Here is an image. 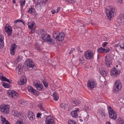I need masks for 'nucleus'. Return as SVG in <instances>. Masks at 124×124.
I'll return each mask as SVG.
<instances>
[{
    "instance_id": "nucleus-57",
    "label": "nucleus",
    "mask_w": 124,
    "mask_h": 124,
    "mask_svg": "<svg viewBox=\"0 0 124 124\" xmlns=\"http://www.w3.org/2000/svg\"><path fill=\"white\" fill-rule=\"evenodd\" d=\"M83 58H81V59L80 58L79 60V61L80 63H81L82 64L83 63Z\"/></svg>"
},
{
    "instance_id": "nucleus-28",
    "label": "nucleus",
    "mask_w": 124,
    "mask_h": 124,
    "mask_svg": "<svg viewBox=\"0 0 124 124\" xmlns=\"http://www.w3.org/2000/svg\"><path fill=\"white\" fill-rule=\"evenodd\" d=\"M26 82V79L24 77H22L20 79V81L19 82L20 85H23Z\"/></svg>"
},
{
    "instance_id": "nucleus-42",
    "label": "nucleus",
    "mask_w": 124,
    "mask_h": 124,
    "mask_svg": "<svg viewBox=\"0 0 124 124\" xmlns=\"http://www.w3.org/2000/svg\"><path fill=\"white\" fill-rule=\"evenodd\" d=\"M0 79L1 81H6L7 78L6 77L2 76Z\"/></svg>"
},
{
    "instance_id": "nucleus-53",
    "label": "nucleus",
    "mask_w": 124,
    "mask_h": 124,
    "mask_svg": "<svg viewBox=\"0 0 124 124\" xmlns=\"http://www.w3.org/2000/svg\"><path fill=\"white\" fill-rule=\"evenodd\" d=\"M12 113L14 116H15V115H16V114L17 113V112L16 110H14L13 111Z\"/></svg>"
},
{
    "instance_id": "nucleus-15",
    "label": "nucleus",
    "mask_w": 124,
    "mask_h": 124,
    "mask_svg": "<svg viewBox=\"0 0 124 124\" xmlns=\"http://www.w3.org/2000/svg\"><path fill=\"white\" fill-rule=\"evenodd\" d=\"M65 35L63 32H62L58 34L57 38H56V40L59 41H63Z\"/></svg>"
},
{
    "instance_id": "nucleus-20",
    "label": "nucleus",
    "mask_w": 124,
    "mask_h": 124,
    "mask_svg": "<svg viewBox=\"0 0 124 124\" xmlns=\"http://www.w3.org/2000/svg\"><path fill=\"white\" fill-rule=\"evenodd\" d=\"M23 66L21 64H19L18 65L17 67L16 71H18V75H20L21 72L23 70Z\"/></svg>"
},
{
    "instance_id": "nucleus-17",
    "label": "nucleus",
    "mask_w": 124,
    "mask_h": 124,
    "mask_svg": "<svg viewBox=\"0 0 124 124\" xmlns=\"http://www.w3.org/2000/svg\"><path fill=\"white\" fill-rule=\"evenodd\" d=\"M34 24V23L33 22H31L28 23V28L29 29L31 30V32L32 33H34L35 31V28L33 27Z\"/></svg>"
},
{
    "instance_id": "nucleus-19",
    "label": "nucleus",
    "mask_w": 124,
    "mask_h": 124,
    "mask_svg": "<svg viewBox=\"0 0 124 124\" xmlns=\"http://www.w3.org/2000/svg\"><path fill=\"white\" fill-rule=\"evenodd\" d=\"M16 48L17 46L15 44L13 43L11 44L10 50V52L11 54L12 55L15 54V52Z\"/></svg>"
},
{
    "instance_id": "nucleus-11",
    "label": "nucleus",
    "mask_w": 124,
    "mask_h": 124,
    "mask_svg": "<svg viewBox=\"0 0 124 124\" xmlns=\"http://www.w3.org/2000/svg\"><path fill=\"white\" fill-rule=\"evenodd\" d=\"M25 65L28 68H33L35 66L33 62L31 60L28 59L25 62Z\"/></svg>"
},
{
    "instance_id": "nucleus-14",
    "label": "nucleus",
    "mask_w": 124,
    "mask_h": 124,
    "mask_svg": "<svg viewBox=\"0 0 124 124\" xmlns=\"http://www.w3.org/2000/svg\"><path fill=\"white\" fill-rule=\"evenodd\" d=\"M45 40H44L45 41H46L48 44L52 45L55 44V43L54 42V40L53 39H51L50 38V36L48 35L45 38Z\"/></svg>"
},
{
    "instance_id": "nucleus-54",
    "label": "nucleus",
    "mask_w": 124,
    "mask_h": 124,
    "mask_svg": "<svg viewBox=\"0 0 124 124\" xmlns=\"http://www.w3.org/2000/svg\"><path fill=\"white\" fill-rule=\"evenodd\" d=\"M89 106H85L84 107L85 108L86 110L87 111H88L89 110Z\"/></svg>"
},
{
    "instance_id": "nucleus-16",
    "label": "nucleus",
    "mask_w": 124,
    "mask_h": 124,
    "mask_svg": "<svg viewBox=\"0 0 124 124\" xmlns=\"http://www.w3.org/2000/svg\"><path fill=\"white\" fill-rule=\"evenodd\" d=\"M110 50L109 48L108 47H107L106 49L101 47L97 49V51L99 53H106L108 52Z\"/></svg>"
},
{
    "instance_id": "nucleus-33",
    "label": "nucleus",
    "mask_w": 124,
    "mask_h": 124,
    "mask_svg": "<svg viewBox=\"0 0 124 124\" xmlns=\"http://www.w3.org/2000/svg\"><path fill=\"white\" fill-rule=\"evenodd\" d=\"M72 101L74 104H78L79 103H80V101L77 100L73 99L72 100Z\"/></svg>"
},
{
    "instance_id": "nucleus-45",
    "label": "nucleus",
    "mask_w": 124,
    "mask_h": 124,
    "mask_svg": "<svg viewBox=\"0 0 124 124\" xmlns=\"http://www.w3.org/2000/svg\"><path fill=\"white\" fill-rule=\"evenodd\" d=\"M60 106L61 107L64 108L65 109L66 107H67L66 106V104L64 103H61V104H60Z\"/></svg>"
},
{
    "instance_id": "nucleus-18",
    "label": "nucleus",
    "mask_w": 124,
    "mask_h": 124,
    "mask_svg": "<svg viewBox=\"0 0 124 124\" xmlns=\"http://www.w3.org/2000/svg\"><path fill=\"white\" fill-rule=\"evenodd\" d=\"M27 116L29 119L31 120H33L35 119V116L34 113L31 111H28Z\"/></svg>"
},
{
    "instance_id": "nucleus-36",
    "label": "nucleus",
    "mask_w": 124,
    "mask_h": 124,
    "mask_svg": "<svg viewBox=\"0 0 124 124\" xmlns=\"http://www.w3.org/2000/svg\"><path fill=\"white\" fill-rule=\"evenodd\" d=\"M35 46L36 49L40 51H42L41 48H40V46L38 44H36L35 45Z\"/></svg>"
},
{
    "instance_id": "nucleus-41",
    "label": "nucleus",
    "mask_w": 124,
    "mask_h": 124,
    "mask_svg": "<svg viewBox=\"0 0 124 124\" xmlns=\"http://www.w3.org/2000/svg\"><path fill=\"white\" fill-rule=\"evenodd\" d=\"M42 82L45 87L47 88L48 86V85L47 82L44 80H43Z\"/></svg>"
},
{
    "instance_id": "nucleus-39",
    "label": "nucleus",
    "mask_w": 124,
    "mask_h": 124,
    "mask_svg": "<svg viewBox=\"0 0 124 124\" xmlns=\"http://www.w3.org/2000/svg\"><path fill=\"white\" fill-rule=\"evenodd\" d=\"M18 22H21L23 23L24 25V22H23V20L21 19H18L15 21H14V23H16Z\"/></svg>"
},
{
    "instance_id": "nucleus-29",
    "label": "nucleus",
    "mask_w": 124,
    "mask_h": 124,
    "mask_svg": "<svg viewBox=\"0 0 124 124\" xmlns=\"http://www.w3.org/2000/svg\"><path fill=\"white\" fill-rule=\"evenodd\" d=\"M53 95L54 100L55 101H57L59 99L58 94L57 93L55 92L53 93Z\"/></svg>"
},
{
    "instance_id": "nucleus-49",
    "label": "nucleus",
    "mask_w": 124,
    "mask_h": 124,
    "mask_svg": "<svg viewBox=\"0 0 124 124\" xmlns=\"http://www.w3.org/2000/svg\"><path fill=\"white\" fill-rule=\"evenodd\" d=\"M21 113H20V112L19 113L17 112V114H16V115H15L14 116L19 117H21Z\"/></svg>"
},
{
    "instance_id": "nucleus-5",
    "label": "nucleus",
    "mask_w": 124,
    "mask_h": 124,
    "mask_svg": "<svg viewBox=\"0 0 124 124\" xmlns=\"http://www.w3.org/2000/svg\"><path fill=\"white\" fill-rule=\"evenodd\" d=\"M107 108L110 117L114 120L116 118V113L110 106H108Z\"/></svg>"
},
{
    "instance_id": "nucleus-30",
    "label": "nucleus",
    "mask_w": 124,
    "mask_h": 124,
    "mask_svg": "<svg viewBox=\"0 0 124 124\" xmlns=\"http://www.w3.org/2000/svg\"><path fill=\"white\" fill-rule=\"evenodd\" d=\"M36 88L37 90L39 91H41L44 89L43 85L40 83Z\"/></svg>"
},
{
    "instance_id": "nucleus-10",
    "label": "nucleus",
    "mask_w": 124,
    "mask_h": 124,
    "mask_svg": "<svg viewBox=\"0 0 124 124\" xmlns=\"http://www.w3.org/2000/svg\"><path fill=\"white\" fill-rule=\"evenodd\" d=\"M38 34L39 35H41V36L43 40H45L46 37L48 35L47 34L46 32L43 29L39 30Z\"/></svg>"
},
{
    "instance_id": "nucleus-43",
    "label": "nucleus",
    "mask_w": 124,
    "mask_h": 124,
    "mask_svg": "<svg viewBox=\"0 0 124 124\" xmlns=\"http://www.w3.org/2000/svg\"><path fill=\"white\" fill-rule=\"evenodd\" d=\"M22 56L21 55H19L18 56V57L17 58V60L18 62H19L20 61H21L22 60Z\"/></svg>"
},
{
    "instance_id": "nucleus-52",
    "label": "nucleus",
    "mask_w": 124,
    "mask_h": 124,
    "mask_svg": "<svg viewBox=\"0 0 124 124\" xmlns=\"http://www.w3.org/2000/svg\"><path fill=\"white\" fill-rule=\"evenodd\" d=\"M120 47L121 48L124 49V42L122 43L121 44Z\"/></svg>"
},
{
    "instance_id": "nucleus-12",
    "label": "nucleus",
    "mask_w": 124,
    "mask_h": 124,
    "mask_svg": "<svg viewBox=\"0 0 124 124\" xmlns=\"http://www.w3.org/2000/svg\"><path fill=\"white\" fill-rule=\"evenodd\" d=\"M6 30V32L7 33V35L8 36L11 35L12 32V28L11 26L8 25L6 24L5 28Z\"/></svg>"
},
{
    "instance_id": "nucleus-7",
    "label": "nucleus",
    "mask_w": 124,
    "mask_h": 124,
    "mask_svg": "<svg viewBox=\"0 0 124 124\" xmlns=\"http://www.w3.org/2000/svg\"><path fill=\"white\" fill-rule=\"evenodd\" d=\"M93 52L90 51H86L84 53L85 57L87 60H90L93 59Z\"/></svg>"
},
{
    "instance_id": "nucleus-4",
    "label": "nucleus",
    "mask_w": 124,
    "mask_h": 124,
    "mask_svg": "<svg viewBox=\"0 0 124 124\" xmlns=\"http://www.w3.org/2000/svg\"><path fill=\"white\" fill-rule=\"evenodd\" d=\"M97 82L94 79L91 78L90 79L87 83L88 87L91 90L93 89L96 87Z\"/></svg>"
},
{
    "instance_id": "nucleus-25",
    "label": "nucleus",
    "mask_w": 124,
    "mask_h": 124,
    "mask_svg": "<svg viewBox=\"0 0 124 124\" xmlns=\"http://www.w3.org/2000/svg\"><path fill=\"white\" fill-rule=\"evenodd\" d=\"M99 70L101 74L103 76H106L108 73V72L103 68H100Z\"/></svg>"
},
{
    "instance_id": "nucleus-13",
    "label": "nucleus",
    "mask_w": 124,
    "mask_h": 124,
    "mask_svg": "<svg viewBox=\"0 0 124 124\" xmlns=\"http://www.w3.org/2000/svg\"><path fill=\"white\" fill-rule=\"evenodd\" d=\"M28 90L29 92L31 93L34 94L38 95L39 93V92L36 89H34L31 86H29L28 88Z\"/></svg>"
},
{
    "instance_id": "nucleus-34",
    "label": "nucleus",
    "mask_w": 124,
    "mask_h": 124,
    "mask_svg": "<svg viewBox=\"0 0 124 124\" xmlns=\"http://www.w3.org/2000/svg\"><path fill=\"white\" fill-rule=\"evenodd\" d=\"M92 11L91 9H86L85 10V12L87 15H90L92 13Z\"/></svg>"
},
{
    "instance_id": "nucleus-22",
    "label": "nucleus",
    "mask_w": 124,
    "mask_h": 124,
    "mask_svg": "<svg viewBox=\"0 0 124 124\" xmlns=\"http://www.w3.org/2000/svg\"><path fill=\"white\" fill-rule=\"evenodd\" d=\"M118 21L121 23V25L124 24V14H121L120 15Z\"/></svg>"
},
{
    "instance_id": "nucleus-46",
    "label": "nucleus",
    "mask_w": 124,
    "mask_h": 124,
    "mask_svg": "<svg viewBox=\"0 0 124 124\" xmlns=\"http://www.w3.org/2000/svg\"><path fill=\"white\" fill-rule=\"evenodd\" d=\"M26 102L24 101H23V100H22V101L21 102V103L20 102V103L21 104H22V105H26Z\"/></svg>"
},
{
    "instance_id": "nucleus-31",
    "label": "nucleus",
    "mask_w": 124,
    "mask_h": 124,
    "mask_svg": "<svg viewBox=\"0 0 124 124\" xmlns=\"http://www.w3.org/2000/svg\"><path fill=\"white\" fill-rule=\"evenodd\" d=\"M1 118V121L3 124H7L8 123H9V122L7 120H6L5 118L2 117V116H0Z\"/></svg>"
},
{
    "instance_id": "nucleus-21",
    "label": "nucleus",
    "mask_w": 124,
    "mask_h": 124,
    "mask_svg": "<svg viewBox=\"0 0 124 124\" xmlns=\"http://www.w3.org/2000/svg\"><path fill=\"white\" fill-rule=\"evenodd\" d=\"M79 109L77 108L76 109L71 112L70 114L74 118H76L78 116L77 113L79 111Z\"/></svg>"
},
{
    "instance_id": "nucleus-59",
    "label": "nucleus",
    "mask_w": 124,
    "mask_h": 124,
    "mask_svg": "<svg viewBox=\"0 0 124 124\" xmlns=\"http://www.w3.org/2000/svg\"><path fill=\"white\" fill-rule=\"evenodd\" d=\"M60 7H59L58 8H57V9L56 10V13H58V12L60 11Z\"/></svg>"
},
{
    "instance_id": "nucleus-6",
    "label": "nucleus",
    "mask_w": 124,
    "mask_h": 124,
    "mask_svg": "<svg viewBox=\"0 0 124 124\" xmlns=\"http://www.w3.org/2000/svg\"><path fill=\"white\" fill-rule=\"evenodd\" d=\"M120 71L115 67L113 68L111 70L110 75L112 77H116L120 73Z\"/></svg>"
},
{
    "instance_id": "nucleus-64",
    "label": "nucleus",
    "mask_w": 124,
    "mask_h": 124,
    "mask_svg": "<svg viewBox=\"0 0 124 124\" xmlns=\"http://www.w3.org/2000/svg\"><path fill=\"white\" fill-rule=\"evenodd\" d=\"M106 124H111L110 122H108L106 123Z\"/></svg>"
},
{
    "instance_id": "nucleus-58",
    "label": "nucleus",
    "mask_w": 124,
    "mask_h": 124,
    "mask_svg": "<svg viewBox=\"0 0 124 124\" xmlns=\"http://www.w3.org/2000/svg\"><path fill=\"white\" fill-rule=\"evenodd\" d=\"M6 81L7 82H8L9 83H10L11 82L12 80H9L7 78Z\"/></svg>"
},
{
    "instance_id": "nucleus-47",
    "label": "nucleus",
    "mask_w": 124,
    "mask_h": 124,
    "mask_svg": "<svg viewBox=\"0 0 124 124\" xmlns=\"http://www.w3.org/2000/svg\"><path fill=\"white\" fill-rule=\"evenodd\" d=\"M42 105L41 104L39 106V108L41 110H42L43 111H46L42 107Z\"/></svg>"
},
{
    "instance_id": "nucleus-1",
    "label": "nucleus",
    "mask_w": 124,
    "mask_h": 124,
    "mask_svg": "<svg viewBox=\"0 0 124 124\" xmlns=\"http://www.w3.org/2000/svg\"><path fill=\"white\" fill-rule=\"evenodd\" d=\"M106 15L110 19L112 17H113L115 11V7L113 6H108L105 9Z\"/></svg>"
},
{
    "instance_id": "nucleus-40",
    "label": "nucleus",
    "mask_w": 124,
    "mask_h": 124,
    "mask_svg": "<svg viewBox=\"0 0 124 124\" xmlns=\"http://www.w3.org/2000/svg\"><path fill=\"white\" fill-rule=\"evenodd\" d=\"M16 124H23L22 120L20 119L19 120H18Z\"/></svg>"
},
{
    "instance_id": "nucleus-37",
    "label": "nucleus",
    "mask_w": 124,
    "mask_h": 124,
    "mask_svg": "<svg viewBox=\"0 0 124 124\" xmlns=\"http://www.w3.org/2000/svg\"><path fill=\"white\" fill-rule=\"evenodd\" d=\"M68 124H76V123L72 120H69L68 121Z\"/></svg>"
},
{
    "instance_id": "nucleus-2",
    "label": "nucleus",
    "mask_w": 124,
    "mask_h": 124,
    "mask_svg": "<svg viewBox=\"0 0 124 124\" xmlns=\"http://www.w3.org/2000/svg\"><path fill=\"white\" fill-rule=\"evenodd\" d=\"M10 106L9 105L3 104L0 106V110L4 114L7 115L9 112Z\"/></svg>"
},
{
    "instance_id": "nucleus-32",
    "label": "nucleus",
    "mask_w": 124,
    "mask_h": 124,
    "mask_svg": "<svg viewBox=\"0 0 124 124\" xmlns=\"http://www.w3.org/2000/svg\"><path fill=\"white\" fill-rule=\"evenodd\" d=\"M1 83H2V85L5 88H9L11 86L9 84H8L6 82H3Z\"/></svg>"
},
{
    "instance_id": "nucleus-48",
    "label": "nucleus",
    "mask_w": 124,
    "mask_h": 124,
    "mask_svg": "<svg viewBox=\"0 0 124 124\" xmlns=\"http://www.w3.org/2000/svg\"><path fill=\"white\" fill-rule=\"evenodd\" d=\"M45 6V4H44V3H43V2H42V1H40V3L39 4V7L41 8V7L42 6Z\"/></svg>"
},
{
    "instance_id": "nucleus-44",
    "label": "nucleus",
    "mask_w": 124,
    "mask_h": 124,
    "mask_svg": "<svg viewBox=\"0 0 124 124\" xmlns=\"http://www.w3.org/2000/svg\"><path fill=\"white\" fill-rule=\"evenodd\" d=\"M58 35L54 31L53 32V36L55 39H56V38H57Z\"/></svg>"
},
{
    "instance_id": "nucleus-8",
    "label": "nucleus",
    "mask_w": 124,
    "mask_h": 124,
    "mask_svg": "<svg viewBox=\"0 0 124 124\" xmlns=\"http://www.w3.org/2000/svg\"><path fill=\"white\" fill-rule=\"evenodd\" d=\"M8 94L9 96L15 98H17L18 97V94L14 90H9Z\"/></svg>"
},
{
    "instance_id": "nucleus-23",
    "label": "nucleus",
    "mask_w": 124,
    "mask_h": 124,
    "mask_svg": "<svg viewBox=\"0 0 124 124\" xmlns=\"http://www.w3.org/2000/svg\"><path fill=\"white\" fill-rule=\"evenodd\" d=\"M21 6V12H23V6L25 5L26 1L25 0H20L19 1Z\"/></svg>"
},
{
    "instance_id": "nucleus-56",
    "label": "nucleus",
    "mask_w": 124,
    "mask_h": 124,
    "mask_svg": "<svg viewBox=\"0 0 124 124\" xmlns=\"http://www.w3.org/2000/svg\"><path fill=\"white\" fill-rule=\"evenodd\" d=\"M41 115V114H40L39 113H38L37 114V117L40 118H41L40 116Z\"/></svg>"
},
{
    "instance_id": "nucleus-51",
    "label": "nucleus",
    "mask_w": 124,
    "mask_h": 124,
    "mask_svg": "<svg viewBox=\"0 0 124 124\" xmlns=\"http://www.w3.org/2000/svg\"><path fill=\"white\" fill-rule=\"evenodd\" d=\"M108 42H104V43L102 44V46L104 47H105L108 44Z\"/></svg>"
},
{
    "instance_id": "nucleus-3",
    "label": "nucleus",
    "mask_w": 124,
    "mask_h": 124,
    "mask_svg": "<svg viewBox=\"0 0 124 124\" xmlns=\"http://www.w3.org/2000/svg\"><path fill=\"white\" fill-rule=\"evenodd\" d=\"M122 85L121 81L119 80H116L114 86V92L116 93L121 90L122 87Z\"/></svg>"
},
{
    "instance_id": "nucleus-61",
    "label": "nucleus",
    "mask_w": 124,
    "mask_h": 124,
    "mask_svg": "<svg viewBox=\"0 0 124 124\" xmlns=\"http://www.w3.org/2000/svg\"><path fill=\"white\" fill-rule=\"evenodd\" d=\"M91 24L93 26H94L95 27L96 26V24L94 23H91Z\"/></svg>"
},
{
    "instance_id": "nucleus-62",
    "label": "nucleus",
    "mask_w": 124,
    "mask_h": 124,
    "mask_svg": "<svg viewBox=\"0 0 124 124\" xmlns=\"http://www.w3.org/2000/svg\"><path fill=\"white\" fill-rule=\"evenodd\" d=\"M101 115L102 116V117H104L106 116V115L105 113L104 114L103 113V114L102 115Z\"/></svg>"
},
{
    "instance_id": "nucleus-38",
    "label": "nucleus",
    "mask_w": 124,
    "mask_h": 124,
    "mask_svg": "<svg viewBox=\"0 0 124 124\" xmlns=\"http://www.w3.org/2000/svg\"><path fill=\"white\" fill-rule=\"evenodd\" d=\"M40 84V83L39 82H38L37 81H34L33 83V85L36 87Z\"/></svg>"
},
{
    "instance_id": "nucleus-50",
    "label": "nucleus",
    "mask_w": 124,
    "mask_h": 124,
    "mask_svg": "<svg viewBox=\"0 0 124 124\" xmlns=\"http://www.w3.org/2000/svg\"><path fill=\"white\" fill-rule=\"evenodd\" d=\"M67 1V2H68L70 3H74V0H65Z\"/></svg>"
},
{
    "instance_id": "nucleus-35",
    "label": "nucleus",
    "mask_w": 124,
    "mask_h": 124,
    "mask_svg": "<svg viewBox=\"0 0 124 124\" xmlns=\"http://www.w3.org/2000/svg\"><path fill=\"white\" fill-rule=\"evenodd\" d=\"M118 119V121L119 124H124V121L122 118L120 117H119Z\"/></svg>"
},
{
    "instance_id": "nucleus-9",
    "label": "nucleus",
    "mask_w": 124,
    "mask_h": 124,
    "mask_svg": "<svg viewBox=\"0 0 124 124\" xmlns=\"http://www.w3.org/2000/svg\"><path fill=\"white\" fill-rule=\"evenodd\" d=\"M105 63L107 67H110V65L112 64L111 58L110 55H107L105 59Z\"/></svg>"
},
{
    "instance_id": "nucleus-63",
    "label": "nucleus",
    "mask_w": 124,
    "mask_h": 124,
    "mask_svg": "<svg viewBox=\"0 0 124 124\" xmlns=\"http://www.w3.org/2000/svg\"><path fill=\"white\" fill-rule=\"evenodd\" d=\"M118 44H115L114 45V46L115 47H118Z\"/></svg>"
},
{
    "instance_id": "nucleus-60",
    "label": "nucleus",
    "mask_w": 124,
    "mask_h": 124,
    "mask_svg": "<svg viewBox=\"0 0 124 124\" xmlns=\"http://www.w3.org/2000/svg\"><path fill=\"white\" fill-rule=\"evenodd\" d=\"M51 12L53 14H54L55 12L56 13V12L55 10H53L51 11Z\"/></svg>"
},
{
    "instance_id": "nucleus-55",
    "label": "nucleus",
    "mask_w": 124,
    "mask_h": 124,
    "mask_svg": "<svg viewBox=\"0 0 124 124\" xmlns=\"http://www.w3.org/2000/svg\"><path fill=\"white\" fill-rule=\"evenodd\" d=\"M42 2L45 4V5L47 3L48 0H42Z\"/></svg>"
},
{
    "instance_id": "nucleus-24",
    "label": "nucleus",
    "mask_w": 124,
    "mask_h": 124,
    "mask_svg": "<svg viewBox=\"0 0 124 124\" xmlns=\"http://www.w3.org/2000/svg\"><path fill=\"white\" fill-rule=\"evenodd\" d=\"M28 12L33 15H36V12L35 9L33 8H32V7H31V8H29Z\"/></svg>"
},
{
    "instance_id": "nucleus-26",
    "label": "nucleus",
    "mask_w": 124,
    "mask_h": 124,
    "mask_svg": "<svg viewBox=\"0 0 124 124\" xmlns=\"http://www.w3.org/2000/svg\"><path fill=\"white\" fill-rule=\"evenodd\" d=\"M3 36L0 34V48H2L4 46Z\"/></svg>"
},
{
    "instance_id": "nucleus-27",
    "label": "nucleus",
    "mask_w": 124,
    "mask_h": 124,
    "mask_svg": "<svg viewBox=\"0 0 124 124\" xmlns=\"http://www.w3.org/2000/svg\"><path fill=\"white\" fill-rule=\"evenodd\" d=\"M45 123L46 124H54V123L53 119L47 118H46Z\"/></svg>"
}]
</instances>
